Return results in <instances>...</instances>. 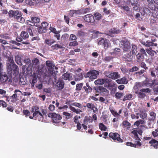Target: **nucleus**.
I'll use <instances>...</instances> for the list:
<instances>
[{"mask_svg":"<svg viewBox=\"0 0 158 158\" xmlns=\"http://www.w3.org/2000/svg\"><path fill=\"white\" fill-rule=\"evenodd\" d=\"M135 56L132 55V53L130 52L127 54L124 55L123 57L125 58L126 60L128 61H131L133 58L134 56Z\"/></svg>","mask_w":158,"mask_h":158,"instance_id":"2eb2a0df","label":"nucleus"},{"mask_svg":"<svg viewBox=\"0 0 158 158\" xmlns=\"http://www.w3.org/2000/svg\"><path fill=\"white\" fill-rule=\"evenodd\" d=\"M132 95L131 94H127L124 96V98L123 99V101H125L127 100H131L132 98Z\"/></svg>","mask_w":158,"mask_h":158,"instance_id":"09e8293b","label":"nucleus"},{"mask_svg":"<svg viewBox=\"0 0 158 158\" xmlns=\"http://www.w3.org/2000/svg\"><path fill=\"white\" fill-rule=\"evenodd\" d=\"M26 30L29 34V35L31 36H33L36 35V33L37 31L35 29L33 30V27L32 26H27Z\"/></svg>","mask_w":158,"mask_h":158,"instance_id":"9d476101","label":"nucleus"},{"mask_svg":"<svg viewBox=\"0 0 158 158\" xmlns=\"http://www.w3.org/2000/svg\"><path fill=\"white\" fill-rule=\"evenodd\" d=\"M51 48L53 50H58L60 48H62L63 47L62 45L58 44H56L55 45H52L51 46Z\"/></svg>","mask_w":158,"mask_h":158,"instance_id":"ea45409f","label":"nucleus"},{"mask_svg":"<svg viewBox=\"0 0 158 158\" xmlns=\"http://www.w3.org/2000/svg\"><path fill=\"white\" fill-rule=\"evenodd\" d=\"M99 72L96 70H93L87 72L85 75V78L89 77L90 79H96L99 75Z\"/></svg>","mask_w":158,"mask_h":158,"instance_id":"f03ea898","label":"nucleus"},{"mask_svg":"<svg viewBox=\"0 0 158 158\" xmlns=\"http://www.w3.org/2000/svg\"><path fill=\"white\" fill-rule=\"evenodd\" d=\"M116 81L118 84H125L128 83V81L125 77H123L120 79H117Z\"/></svg>","mask_w":158,"mask_h":158,"instance_id":"a878e982","label":"nucleus"},{"mask_svg":"<svg viewBox=\"0 0 158 158\" xmlns=\"http://www.w3.org/2000/svg\"><path fill=\"white\" fill-rule=\"evenodd\" d=\"M133 131H131V133L134 135L135 139L137 140H140L141 139L138 136L137 133L136 131H135V129H133Z\"/></svg>","mask_w":158,"mask_h":158,"instance_id":"c9c22d12","label":"nucleus"},{"mask_svg":"<svg viewBox=\"0 0 158 158\" xmlns=\"http://www.w3.org/2000/svg\"><path fill=\"white\" fill-rule=\"evenodd\" d=\"M8 76L6 73L4 72H2L1 71L0 72V80L2 82H5L8 79Z\"/></svg>","mask_w":158,"mask_h":158,"instance_id":"ddd939ff","label":"nucleus"},{"mask_svg":"<svg viewBox=\"0 0 158 158\" xmlns=\"http://www.w3.org/2000/svg\"><path fill=\"white\" fill-rule=\"evenodd\" d=\"M15 60L16 62L19 65H21L22 63L21 62V59L20 57L19 56H16L15 57Z\"/></svg>","mask_w":158,"mask_h":158,"instance_id":"c03bdc74","label":"nucleus"},{"mask_svg":"<svg viewBox=\"0 0 158 158\" xmlns=\"http://www.w3.org/2000/svg\"><path fill=\"white\" fill-rule=\"evenodd\" d=\"M109 136L114 142L122 143L123 141V140L120 138V135L117 133L110 132L109 134Z\"/></svg>","mask_w":158,"mask_h":158,"instance_id":"0eeeda50","label":"nucleus"},{"mask_svg":"<svg viewBox=\"0 0 158 158\" xmlns=\"http://www.w3.org/2000/svg\"><path fill=\"white\" fill-rule=\"evenodd\" d=\"M85 21L88 23H94L95 22L94 16L91 14H88L84 16Z\"/></svg>","mask_w":158,"mask_h":158,"instance_id":"1a4fd4ad","label":"nucleus"},{"mask_svg":"<svg viewBox=\"0 0 158 158\" xmlns=\"http://www.w3.org/2000/svg\"><path fill=\"white\" fill-rule=\"evenodd\" d=\"M99 127L102 131H106L107 129V127L102 123H99Z\"/></svg>","mask_w":158,"mask_h":158,"instance_id":"a18cd8bd","label":"nucleus"},{"mask_svg":"<svg viewBox=\"0 0 158 158\" xmlns=\"http://www.w3.org/2000/svg\"><path fill=\"white\" fill-rule=\"evenodd\" d=\"M131 52L132 53V54L133 55H135L137 51V47L135 44H131Z\"/></svg>","mask_w":158,"mask_h":158,"instance_id":"bb28decb","label":"nucleus"},{"mask_svg":"<svg viewBox=\"0 0 158 158\" xmlns=\"http://www.w3.org/2000/svg\"><path fill=\"white\" fill-rule=\"evenodd\" d=\"M15 10H10L8 12L9 16L10 18L14 17Z\"/></svg>","mask_w":158,"mask_h":158,"instance_id":"4d7b16f0","label":"nucleus"},{"mask_svg":"<svg viewBox=\"0 0 158 158\" xmlns=\"http://www.w3.org/2000/svg\"><path fill=\"white\" fill-rule=\"evenodd\" d=\"M47 29L41 26H40L38 28V32L40 34L46 33Z\"/></svg>","mask_w":158,"mask_h":158,"instance_id":"79ce46f5","label":"nucleus"},{"mask_svg":"<svg viewBox=\"0 0 158 158\" xmlns=\"http://www.w3.org/2000/svg\"><path fill=\"white\" fill-rule=\"evenodd\" d=\"M100 93H102L103 94H108L109 93V91L106 88L103 86H101Z\"/></svg>","mask_w":158,"mask_h":158,"instance_id":"de8ad7c7","label":"nucleus"},{"mask_svg":"<svg viewBox=\"0 0 158 158\" xmlns=\"http://www.w3.org/2000/svg\"><path fill=\"white\" fill-rule=\"evenodd\" d=\"M85 35V33L82 30L78 31L77 35L79 37H83Z\"/></svg>","mask_w":158,"mask_h":158,"instance_id":"6e6d98bb","label":"nucleus"},{"mask_svg":"<svg viewBox=\"0 0 158 158\" xmlns=\"http://www.w3.org/2000/svg\"><path fill=\"white\" fill-rule=\"evenodd\" d=\"M110 78L113 80H115L120 77V75L118 74V72H110Z\"/></svg>","mask_w":158,"mask_h":158,"instance_id":"6ab92c4d","label":"nucleus"},{"mask_svg":"<svg viewBox=\"0 0 158 158\" xmlns=\"http://www.w3.org/2000/svg\"><path fill=\"white\" fill-rule=\"evenodd\" d=\"M137 61L138 62H140L144 59V56L138 53L136 56Z\"/></svg>","mask_w":158,"mask_h":158,"instance_id":"cd10ccee","label":"nucleus"},{"mask_svg":"<svg viewBox=\"0 0 158 158\" xmlns=\"http://www.w3.org/2000/svg\"><path fill=\"white\" fill-rule=\"evenodd\" d=\"M6 58L8 60V61L9 62H7L6 63H9V64L15 63L13 60V57L12 55L7 56Z\"/></svg>","mask_w":158,"mask_h":158,"instance_id":"f704fd0d","label":"nucleus"},{"mask_svg":"<svg viewBox=\"0 0 158 158\" xmlns=\"http://www.w3.org/2000/svg\"><path fill=\"white\" fill-rule=\"evenodd\" d=\"M149 114L150 116L152 117L150 119V121H154L156 119V114L153 111H149Z\"/></svg>","mask_w":158,"mask_h":158,"instance_id":"72a5a7b5","label":"nucleus"},{"mask_svg":"<svg viewBox=\"0 0 158 158\" xmlns=\"http://www.w3.org/2000/svg\"><path fill=\"white\" fill-rule=\"evenodd\" d=\"M83 85V83L77 84L76 85L75 90L76 91H80L81 90Z\"/></svg>","mask_w":158,"mask_h":158,"instance_id":"37998d69","label":"nucleus"},{"mask_svg":"<svg viewBox=\"0 0 158 158\" xmlns=\"http://www.w3.org/2000/svg\"><path fill=\"white\" fill-rule=\"evenodd\" d=\"M70 110L73 112L77 114H78L80 112H82V111L79 109H76L75 107L71 106L69 107Z\"/></svg>","mask_w":158,"mask_h":158,"instance_id":"58836bf2","label":"nucleus"},{"mask_svg":"<svg viewBox=\"0 0 158 158\" xmlns=\"http://www.w3.org/2000/svg\"><path fill=\"white\" fill-rule=\"evenodd\" d=\"M86 106L89 109L93 110L94 113H95L98 111V109L97 108L94 104L92 103H87Z\"/></svg>","mask_w":158,"mask_h":158,"instance_id":"4468645a","label":"nucleus"},{"mask_svg":"<svg viewBox=\"0 0 158 158\" xmlns=\"http://www.w3.org/2000/svg\"><path fill=\"white\" fill-rule=\"evenodd\" d=\"M63 114L64 116V118H65L66 120L70 118L72 116V114L66 112H63Z\"/></svg>","mask_w":158,"mask_h":158,"instance_id":"a19ab883","label":"nucleus"},{"mask_svg":"<svg viewBox=\"0 0 158 158\" xmlns=\"http://www.w3.org/2000/svg\"><path fill=\"white\" fill-rule=\"evenodd\" d=\"M101 88V86L98 87V86H94L93 88L95 90L94 92L95 93H100V89Z\"/></svg>","mask_w":158,"mask_h":158,"instance_id":"680f3d73","label":"nucleus"},{"mask_svg":"<svg viewBox=\"0 0 158 158\" xmlns=\"http://www.w3.org/2000/svg\"><path fill=\"white\" fill-rule=\"evenodd\" d=\"M146 51L149 55L152 56H154L156 54V52L155 51L152 50L151 48L146 49Z\"/></svg>","mask_w":158,"mask_h":158,"instance_id":"b1692460","label":"nucleus"},{"mask_svg":"<svg viewBox=\"0 0 158 158\" xmlns=\"http://www.w3.org/2000/svg\"><path fill=\"white\" fill-rule=\"evenodd\" d=\"M107 80L106 79H98L94 81V83L96 85H102L105 82H107Z\"/></svg>","mask_w":158,"mask_h":158,"instance_id":"dca6fc26","label":"nucleus"},{"mask_svg":"<svg viewBox=\"0 0 158 158\" xmlns=\"http://www.w3.org/2000/svg\"><path fill=\"white\" fill-rule=\"evenodd\" d=\"M90 10L91 9L89 8H85L81 10V12L83 14H85L89 12Z\"/></svg>","mask_w":158,"mask_h":158,"instance_id":"5fc2aeb1","label":"nucleus"},{"mask_svg":"<svg viewBox=\"0 0 158 158\" xmlns=\"http://www.w3.org/2000/svg\"><path fill=\"white\" fill-rule=\"evenodd\" d=\"M83 89L84 90V92L86 94H88L91 93L93 90V88L90 86L88 82H87L85 84V85L83 87Z\"/></svg>","mask_w":158,"mask_h":158,"instance_id":"9b49d317","label":"nucleus"},{"mask_svg":"<svg viewBox=\"0 0 158 158\" xmlns=\"http://www.w3.org/2000/svg\"><path fill=\"white\" fill-rule=\"evenodd\" d=\"M49 29L52 32L55 34H57L58 33H60V32L59 31H57L56 29L54 27H50L49 28Z\"/></svg>","mask_w":158,"mask_h":158,"instance_id":"69168bd1","label":"nucleus"},{"mask_svg":"<svg viewBox=\"0 0 158 158\" xmlns=\"http://www.w3.org/2000/svg\"><path fill=\"white\" fill-rule=\"evenodd\" d=\"M71 74H70L66 72L64 73L62 76V78L64 79L70 81L73 79Z\"/></svg>","mask_w":158,"mask_h":158,"instance_id":"aec40b11","label":"nucleus"},{"mask_svg":"<svg viewBox=\"0 0 158 158\" xmlns=\"http://www.w3.org/2000/svg\"><path fill=\"white\" fill-rule=\"evenodd\" d=\"M135 93L136 94L138 97L139 98H144L146 96L145 94L140 91H139L138 90L135 91Z\"/></svg>","mask_w":158,"mask_h":158,"instance_id":"473e14b6","label":"nucleus"},{"mask_svg":"<svg viewBox=\"0 0 158 158\" xmlns=\"http://www.w3.org/2000/svg\"><path fill=\"white\" fill-rule=\"evenodd\" d=\"M110 32L113 34H118L121 32V31L119 29L114 28L111 29L110 31Z\"/></svg>","mask_w":158,"mask_h":158,"instance_id":"49530a36","label":"nucleus"},{"mask_svg":"<svg viewBox=\"0 0 158 158\" xmlns=\"http://www.w3.org/2000/svg\"><path fill=\"white\" fill-rule=\"evenodd\" d=\"M124 93L121 92H117L115 94L116 98L118 99H120L123 95Z\"/></svg>","mask_w":158,"mask_h":158,"instance_id":"8fccbe9b","label":"nucleus"},{"mask_svg":"<svg viewBox=\"0 0 158 158\" xmlns=\"http://www.w3.org/2000/svg\"><path fill=\"white\" fill-rule=\"evenodd\" d=\"M149 8L152 10L154 11L156 10V6L153 3H150L148 4Z\"/></svg>","mask_w":158,"mask_h":158,"instance_id":"3c124183","label":"nucleus"},{"mask_svg":"<svg viewBox=\"0 0 158 158\" xmlns=\"http://www.w3.org/2000/svg\"><path fill=\"white\" fill-rule=\"evenodd\" d=\"M94 17L96 20L99 21L102 19V16L101 14L98 12H96L94 13Z\"/></svg>","mask_w":158,"mask_h":158,"instance_id":"2f4dec72","label":"nucleus"},{"mask_svg":"<svg viewBox=\"0 0 158 158\" xmlns=\"http://www.w3.org/2000/svg\"><path fill=\"white\" fill-rule=\"evenodd\" d=\"M55 42V41L49 39H46L45 40V43L46 44L51 45Z\"/></svg>","mask_w":158,"mask_h":158,"instance_id":"864d4df0","label":"nucleus"},{"mask_svg":"<svg viewBox=\"0 0 158 158\" xmlns=\"http://www.w3.org/2000/svg\"><path fill=\"white\" fill-rule=\"evenodd\" d=\"M25 3L30 6H33L35 4L34 1H33L32 0H25Z\"/></svg>","mask_w":158,"mask_h":158,"instance_id":"e2e57ef3","label":"nucleus"},{"mask_svg":"<svg viewBox=\"0 0 158 158\" xmlns=\"http://www.w3.org/2000/svg\"><path fill=\"white\" fill-rule=\"evenodd\" d=\"M64 82L61 79H59L57 82V87L58 90H61L64 87Z\"/></svg>","mask_w":158,"mask_h":158,"instance_id":"f3484780","label":"nucleus"},{"mask_svg":"<svg viewBox=\"0 0 158 158\" xmlns=\"http://www.w3.org/2000/svg\"><path fill=\"white\" fill-rule=\"evenodd\" d=\"M149 143L151 144V146H153L155 148H157L158 147V141L156 140L152 139L149 141Z\"/></svg>","mask_w":158,"mask_h":158,"instance_id":"412c9836","label":"nucleus"},{"mask_svg":"<svg viewBox=\"0 0 158 158\" xmlns=\"http://www.w3.org/2000/svg\"><path fill=\"white\" fill-rule=\"evenodd\" d=\"M56 72L57 73L58 72L57 71H55L53 70H52V71L51 75L52 77V78H53L55 80V82H56V81H57V77H56V73L55 72Z\"/></svg>","mask_w":158,"mask_h":158,"instance_id":"603ef678","label":"nucleus"},{"mask_svg":"<svg viewBox=\"0 0 158 158\" xmlns=\"http://www.w3.org/2000/svg\"><path fill=\"white\" fill-rule=\"evenodd\" d=\"M38 75L36 73L34 72L32 74V80L31 83V87H34L35 84L37 82V76Z\"/></svg>","mask_w":158,"mask_h":158,"instance_id":"5701e85b","label":"nucleus"},{"mask_svg":"<svg viewBox=\"0 0 158 158\" xmlns=\"http://www.w3.org/2000/svg\"><path fill=\"white\" fill-rule=\"evenodd\" d=\"M98 44L103 46L105 49H107L110 46V41L106 39L100 38L98 39Z\"/></svg>","mask_w":158,"mask_h":158,"instance_id":"7ed1b4c3","label":"nucleus"},{"mask_svg":"<svg viewBox=\"0 0 158 158\" xmlns=\"http://www.w3.org/2000/svg\"><path fill=\"white\" fill-rule=\"evenodd\" d=\"M20 36L23 40H26L29 37V35L27 32L24 31H22L20 34Z\"/></svg>","mask_w":158,"mask_h":158,"instance_id":"c756f323","label":"nucleus"},{"mask_svg":"<svg viewBox=\"0 0 158 158\" xmlns=\"http://www.w3.org/2000/svg\"><path fill=\"white\" fill-rule=\"evenodd\" d=\"M32 66L36 68H39L40 64V62L38 59L37 58H35L32 61Z\"/></svg>","mask_w":158,"mask_h":158,"instance_id":"4be33fe9","label":"nucleus"},{"mask_svg":"<svg viewBox=\"0 0 158 158\" xmlns=\"http://www.w3.org/2000/svg\"><path fill=\"white\" fill-rule=\"evenodd\" d=\"M156 80H149L148 79H146L142 83L139 84V85L141 86H147L149 87H152L155 86L156 85Z\"/></svg>","mask_w":158,"mask_h":158,"instance_id":"20e7f679","label":"nucleus"},{"mask_svg":"<svg viewBox=\"0 0 158 158\" xmlns=\"http://www.w3.org/2000/svg\"><path fill=\"white\" fill-rule=\"evenodd\" d=\"M152 134L154 138L158 136V128L155 129V131H152Z\"/></svg>","mask_w":158,"mask_h":158,"instance_id":"13d9d810","label":"nucleus"},{"mask_svg":"<svg viewBox=\"0 0 158 158\" xmlns=\"http://www.w3.org/2000/svg\"><path fill=\"white\" fill-rule=\"evenodd\" d=\"M152 15L154 18L158 19V11L156 10L153 11L152 12Z\"/></svg>","mask_w":158,"mask_h":158,"instance_id":"0e129e2a","label":"nucleus"},{"mask_svg":"<svg viewBox=\"0 0 158 158\" xmlns=\"http://www.w3.org/2000/svg\"><path fill=\"white\" fill-rule=\"evenodd\" d=\"M35 108V112L33 113V117H34L37 119V118L38 117V113L40 111L39 110V108L38 106H36Z\"/></svg>","mask_w":158,"mask_h":158,"instance_id":"e433bc0d","label":"nucleus"},{"mask_svg":"<svg viewBox=\"0 0 158 158\" xmlns=\"http://www.w3.org/2000/svg\"><path fill=\"white\" fill-rule=\"evenodd\" d=\"M31 19L34 23H38L40 22V19L39 17L32 15L31 16Z\"/></svg>","mask_w":158,"mask_h":158,"instance_id":"c85d7f7f","label":"nucleus"},{"mask_svg":"<svg viewBox=\"0 0 158 158\" xmlns=\"http://www.w3.org/2000/svg\"><path fill=\"white\" fill-rule=\"evenodd\" d=\"M109 109L114 116L115 117H118L120 116L119 114L114 110L113 107H110L109 108Z\"/></svg>","mask_w":158,"mask_h":158,"instance_id":"7c9ffc66","label":"nucleus"},{"mask_svg":"<svg viewBox=\"0 0 158 158\" xmlns=\"http://www.w3.org/2000/svg\"><path fill=\"white\" fill-rule=\"evenodd\" d=\"M7 71L10 73H16L18 72L19 68L17 65L15 63H6Z\"/></svg>","mask_w":158,"mask_h":158,"instance_id":"f257e3e1","label":"nucleus"},{"mask_svg":"<svg viewBox=\"0 0 158 158\" xmlns=\"http://www.w3.org/2000/svg\"><path fill=\"white\" fill-rule=\"evenodd\" d=\"M121 8L123 9L124 10L126 11H128L129 10V8L128 6H124L122 4L120 5L119 6Z\"/></svg>","mask_w":158,"mask_h":158,"instance_id":"338daca9","label":"nucleus"},{"mask_svg":"<svg viewBox=\"0 0 158 158\" xmlns=\"http://www.w3.org/2000/svg\"><path fill=\"white\" fill-rule=\"evenodd\" d=\"M23 14L19 10H15V13L14 18L16 21L21 23H24L25 21V19L22 17Z\"/></svg>","mask_w":158,"mask_h":158,"instance_id":"39448f33","label":"nucleus"},{"mask_svg":"<svg viewBox=\"0 0 158 158\" xmlns=\"http://www.w3.org/2000/svg\"><path fill=\"white\" fill-rule=\"evenodd\" d=\"M48 116L52 118V122L53 123H57L59 122V121L61 120L62 117L59 114H56L55 113H50L48 114Z\"/></svg>","mask_w":158,"mask_h":158,"instance_id":"423d86ee","label":"nucleus"},{"mask_svg":"<svg viewBox=\"0 0 158 158\" xmlns=\"http://www.w3.org/2000/svg\"><path fill=\"white\" fill-rule=\"evenodd\" d=\"M131 124L127 121H124L122 123V125L123 128L129 130L131 128Z\"/></svg>","mask_w":158,"mask_h":158,"instance_id":"a211bd4d","label":"nucleus"},{"mask_svg":"<svg viewBox=\"0 0 158 158\" xmlns=\"http://www.w3.org/2000/svg\"><path fill=\"white\" fill-rule=\"evenodd\" d=\"M135 143L134 144L131 142H128L126 143V145L127 146L137 148H139L141 146L142 144L140 141H135Z\"/></svg>","mask_w":158,"mask_h":158,"instance_id":"f8f14e48","label":"nucleus"},{"mask_svg":"<svg viewBox=\"0 0 158 158\" xmlns=\"http://www.w3.org/2000/svg\"><path fill=\"white\" fill-rule=\"evenodd\" d=\"M48 25V23L46 22H43L41 24V26L45 29H46Z\"/></svg>","mask_w":158,"mask_h":158,"instance_id":"774afa93","label":"nucleus"},{"mask_svg":"<svg viewBox=\"0 0 158 158\" xmlns=\"http://www.w3.org/2000/svg\"><path fill=\"white\" fill-rule=\"evenodd\" d=\"M72 105L77 107L80 109L82 108L83 107L82 105L81 104L76 102L73 103L72 104Z\"/></svg>","mask_w":158,"mask_h":158,"instance_id":"052dcab7","label":"nucleus"},{"mask_svg":"<svg viewBox=\"0 0 158 158\" xmlns=\"http://www.w3.org/2000/svg\"><path fill=\"white\" fill-rule=\"evenodd\" d=\"M83 78L82 74L79 72L76 73V75L74 77L75 80L76 81H79L82 79Z\"/></svg>","mask_w":158,"mask_h":158,"instance_id":"393cba45","label":"nucleus"},{"mask_svg":"<svg viewBox=\"0 0 158 158\" xmlns=\"http://www.w3.org/2000/svg\"><path fill=\"white\" fill-rule=\"evenodd\" d=\"M140 116L141 118L144 119L147 117V114L146 113L145 111H142L141 112V114H140Z\"/></svg>","mask_w":158,"mask_h":158,"instance_id":"bf43d9fd","label":"nucleus"},{"mask_svg":"<svg viewBox=\"0 0 158 158\" xmlns=\"http://www.w3.org/2000/svg\"><path fill=\"white\" fill-rule=\"evenodd\" d=\"M122 49L124 52H129L131 49V44L127 40H125L122 41Z\"/></svg>","mask_w":158,"mask_h":158,"instance_id":"6e6552de","label":"nucleus"},{"mask_svg":"<svg viewBox=\"0 0 158 158\" xmlns=\"http://www.w3.org/2000/svg\"><path fill=\"white\" fill-rule=\"evenodd\" d=\"M46 64L49 68L51 69H54V65L52 63V61L50 60L47 61L46 62Z\"/></svg>","mask_w":158,"mask_h":158,"instance_id":"4c0bfd02","label":"nucleus"}]
</instances>
